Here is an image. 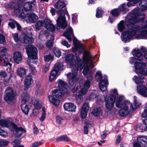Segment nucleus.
Instances as JSON below:
<instances>
[{
	"label": "nucleus",
	"mask_w": 147,
	"mask_h": 147,
	"mask_svg": "<svg viewBox=\"0 0 147 147\" xmlns=\"http://www.w3.org/2000/svg\"><path fill=\"white\" fill-rule=\"evenodd\" d=\"M65 6V3L60 0L58 1L54 5V7L56 8L61 9L64 8Z\"/></svg>",
	"instance_id": "e433bc0d"
},
{
	"label": "nucleus",
	"mask_w": 147,
	"mask_h": 147,
	"mask_svg": "<svg viewBox=\"0 0 147 147\" xmlns=\"http://www.w3.org/2000/svg\"><path fill=\"white\" fill-rule=\"evenodd\" d=\"M12 127L11 129V130L13 131L17 137L20 136L23 133L25 132L26 130L22 127H18L17 125L14 123L11 124Z\"/></svg>",
	"instance_id": "f8f14e48"
},
{
	"label": "nucleus",
	"mask_w": 147,
	"mask_h": 147,
	"mask_svg": "<svg viewBox=\"0 0 147 147\" xmlns=\"http://www.w3.org/2000/svg\"><path fill=\"white\" fill-rule=\"evenodd\" d=\"M144 1V0H142L141 1H140L138 2H140L139 4V5L140 7V8H140L139 12L141 11H143L147 9V6L145 5L142 4L143 1Z\"/></svg>",
	"instance_id": "37998d69"
},
{
	"label": "nucleus",
	"mask_w": 147,
	"mask_h": 147,
	"mask_svg": "<svg viewBox=\"0 0 147 147\" xmlns=\"http://www.w3.org/2000/svg\"><path fill=\"white\" fill-rule=\"evenodd\" d=\"M97 96L96 94L91 93L87 96V99L88 100H92L96 98Z\"/></svg>",
	"instance_id": "8fccbe9b"
},
{
	"label": "nucleus",
	"mask_w": 147,
	"mask_h": 147,
	"mask_svg": "<svg viewBox=\"0 0 147 147\" xmlns=\"http://www.w3.org/2000/svg\"><path fill=\"white\" fill-rule=\"evenodd\" d=\"M26 73V70L23 68H18L17 71V74L22 78H24Z\"/></svg>",
	"instance_id": "7c9ffc66"
},
{
	"label": "nucleus",
	"mask_w": 147,
	"mask_h": 147,
	"mask_svg": "<svg viewBox=\"0 0 147 147\" xmlns=\"http://www.w3.org/2000/svg\"><path fill=\"white\" fill-rule=\"evenodd\" d=\"M137 90L139 94L144 97H147V88L145 86L139 85L137 86Z\"/></svg>",
	"instance_id": "a211bd4d"
},
{
	"label": "nucleus",
	"mask_w": 147,
	"mask_h": 147,
	"mask_svg": "<svg viewBox=\"0 0 147 147\" xmlns=\"http://www.w3.org/2000/svg\"><path fill=\"white\" fill-rule=\"evenodd\" d=\"M116 96L114 95H111L107 99L105 98V106L107 109L111 111L114 107Z\"/></svg>",
	"instance_id": "1a4fd4ad"
},
{
	"label": "nucleus",
	"mask_w": 147,
	"mask_h": 147,
	"mask_svg": "<svg viewBox=\"0 0 147 147\" xmlns=\"http://www.w3.org/2000/svg\"><path fill=\"white\" fill-rule=\"evenodd\" d=\"M0 43L5 44L6 43V40L3 35L0 34Z\"/></svg>",
	"instance_id": "052dcab7"
},
{
	"label": "nucleus",
	"mask_w": 147,
	"mask_h": 147,
	"mask_svg": "<svg viewBox=\"0 0 147 147\" xmlns=\"http://www.w3.org/2000/svg\"><path fill=\"white\" fill-rule=\"evenodd\" d=\"M28 17L29 21L32 23L36 22L38 19V17L34 13L29 14Z\"/></svg>",
	"instance_id": "72a5a7b5"
},
{
	"label": "nucleus",
	"mask_w": 147,
	"mask_h": 147,
	"mask_svg": "<svg viewBox=\"0 0 147 147\" xmlns=\"http://www.w3.org/2000/svg\"><path fill=\"white\" fill-rule=\"evenodd\" d=\"M43 93V89L42 88L36 89L35 91V94L38 96L41 95Z\"/></svg>",
	"instance_id": "bf43d9fd"
},
{
	"label": "nucleus",
	"mask_w": 147,
	"mask_h": 147,
	"mask_svg": "<svg viewBox=\"0 0 147 147\" xmlns=\"http://www.w3.org/2000/svg\"><path fill=\"white\" fill-rule=\"evenodd\" d=\"M63 65L61 63H57L55 65V67L53 69L58 72V71L62 67Z\"/></svg>",
	"instance_id": "de8ad7c7"
},
{
	"label": "nucleus",
	"mask_w": 147,
	"mask_h": 147,
	"mask_svg": "<svg viewBox=\"0 0 147 147\" xmlns=\"http://www.w3.org/2000/svg\"><path fill=\"white\" fill-rule=\"evenodd\" d=\"M141 29L142 28L140 26L137 25H134L131 28L130 30H126L122 33L121 37L122 41L125 43L129 42L130 40L134 37L137 32H139Z\"/></svg>",
	"instance_id": "20e7f679"
},
{
	"label": "nucleus",
	"mask_w": 147,
	"mask_h": 147,
	"mask_svg": "<svg viewBox=\"0 0 147 147\" xmlns=\"http://www.w3.org/2000/svg\"><path fill=\"white\" fill-rule=\"evenodd\" d=\"M141 76L138 77H137L136 76H135L133 78V79L134 80L135 83L137 84H142L143 83L142 80L144 79L145 78L144 76L143 75H140Z\"/></svg>",
	"instance_id": "c85d7f7f"
},
{
	"label": "nucleus",
	"mask_w": 147,
	"mask_h": 147,
	"mask_svg": "<svg viewBox=\"0 0 147 147\" xmlns=\"http://www.w3.org/2000/svg\"><path fill=\"white\" fill-rule=\"evenodd\" d=\"M77 71V70L74 71L72 70V73L69 72L67 75V77L70 78L69 80V83L71 86L74 85L78 80V78L76 77Z\"/></svg>",
	"instance_id": "9b49d317"
},
{
	"label": "nucleus",
	"mask_w": 147,
	"mask_h": 147,
	"mask_svg": "<svg viewBox=\"0 0 147 147\" xmlns=\"http://www.w3.org/2000/svg\"><path fill=\"white\" fill-rule=\"evenodd\" d=\"M53 53L55 56L58 57H59L61 54L60 51L57 48H55L54 49Z\"/></svg>",
	"instance_id": "09e8293b"
},
{
	"label": "nucleus",
	"mask_w": 147,
	"mask_h": 147,
	"mask_svg": "<svg viewBox=\"0 0 147 147\" xmlns=\"http://www.w3.org/2000/svg\"><path fill=\"white\" fill-rule=\"evenodd\" d=\"M43 24V26L46 29L53 32L55 30V27L51 23V22L47 18H45L43 20H42Z\"/></svg>",
	"instance_id": "4468645a"
},
{
	"label": "nucleus",
	"mask_w": 147,
	"mask_h": 147,
	"mask_svg": "<svg viewBox=\"0 0 147 147\" xmlns=\"http://www.w3.org/2000/svg\"><path fill=\"white\" fill-rule=\"evenodd\" d=\"M32 101L36 109H39L41 108V105L40 102V101L36 99H32Z\"/></svg>",
	"instance_id": "a19ab883"
},
{
	"label": "nucleus",
	"mask_w": 147,
	"mask_h": 147,
	"mask_svg": "<svg viewBox=\"0 0 147 147\" xmlns=\"http://www.w3.org/2000/svg\"><path fill=\"white\" fill-rule=\"evenodd\" d=\"M51 39L48 40L46 43V45L47 47L49 48H51L53 47V41L54 39V37L52 36H50Z\"/></svg>",
	"instance_id": "79ce46f5"
},
{
	"label": "nucleus",
	"mask_w": 147,
	"mask_h": 147,
	"mask_svg": "<svg viewBox=\"0 0 147 147\" xmlns=\"http://www.w3.org/2000/svg\"><path fill=\"white\" fill-rule=\"evenodd\" d=\"M42 115L41 117L40 118V120L41 121H42L44 120L46 117V113L45 112V109L44 108H43L42 109Z\"/></svg>",
	"instance_id": "e2e57ef3"
},
{
	"label": "nucleus",
	"mask_w": 147,
	"mask_h": 147,
	"mask_svg": "<svg viewBox=\"0 0 147 147\" xmlns=\"http://www.w3.org/2000/svg\"><path fill=\"white\" fill-rule=\"evenodd\" d=\"M6 94L4 96L5 100L7 101H12L15 96V94L13 89L11 87H8L5 91Z\"/></svg>",
	"instance_id": "ddd939ff"
},
{
	"label": "nucleus",
	"mask_w": 147,
	"mask_h": 147,
	"mask_svg": "<svg viewBox=\"0 0 147 147\" xmlns=\"http://www.w3.org/2000/svg\"><path fill=\"white\" fill-rule=\"evenodd\" d=\"M102 113V111L100 107L94 109L91 112L92 115L95 117L100 116V114L101 115Z\"/></svg>",
	"instance_id": "c756f323"
},
{
	"label": "nucleus",
	"mask_w": 147,
	"mask_h": 147,
	"mask_svg": "<svg viewBox=\"0 0 147 147\" xmlns=\"http://www.w3.org/2000/svg\"><path fill=\"white\" fill-rule=\"evenodd\" d=\"M137 141L141 144L143 147H147V136L138 137L137 138Z\"/></svg>",
	"instance_id": "393cba45"
},
{
	"label": "nucleus",
	"mask_w": 147,
	"mask_h": 147,
	"mask_svg": "<svg viewBox=\"0 0 147 147\" xmlns=\"http://www.w3.org/2000/svg\"><path fill=\"white\" fill-rule=\"evenodd\" d=\"M13 58L15 62L18 63H19L22 59L21 54L18 51L15 52Z\"/></svg>",
	"instance_id": "cd10ccee"
},
{
	"label": "nucleus",
	"mask_w": 147,
	"mask_h": 147,
	"mask_svg": "<svg viewBox=\"0 0 147 147\" xmlns=\"http://www.w3.org/2000/svg\"><path fill=\"white\" fill-rule=\"evenodd\" d=\"M12 57L9 55H8L5 56L4 58H0V62H2V63L6 62V60H7V64L6 65H8V68L10 69L11 68L12 64L10 62L11 61Z\"/></svg>",
	"instance_id": "5701e85b"
},
{
	"label": "nucleus",
	"mask_w": 147,
	"mask_h": 147,
	"mask_svg": "<svg viewBox=\"0 0 147 147\" xmlns=\"http://www.w3.org/2000/svg\"><path fill=\"white\" fill-rule=\"evenodd\" d=\"M88 41V39L83 40V74L92 76V69L94 66L90 51L91 43Z\"/></svg>",
	"instance_id": "f257e3e1"
},
{
	"label": "nucleus",
	"mask_w": 147,
	"mask_h": 147,
	"mask_svg": "<svg viewBox=\"0 0 147 147\" xmlns=\"http://www.w3.org/2000/svg\"><path fill=\"white\" fill-rule=\"evenodd\" d=\"M104 13V11L102 10L101 7H97L96 10V18H102Z\"/></svg>",
	"instance_id": "4c0bfd02"
},
{
	"label": "nucleus",
	"mask_w": 147,
	"mask_h": 147,
	"mask_svg": "<svg viewBox=\"0 0 147 147\" xmlns=\"http://www.w3.org/2000/svg\"><path fill=\"white\" fill-rule=\"evenodd\" d=\"M35 2L33 1L31 2H27L25 3L23 6H20L14 3H12L9 5L10 8L13 9L15 12L17 14L21 13L22 11H27L32 10L33 7H35Z\"/></svg>",
	"instance_id": "7ed1b4c3"
},
{
	"label": "nucleus",
	"mask_w": 147,
	"mask_h": 147,
	"mask_svg": "<svg viewBox=\"0 0 147 147\" xmlns=\"http://www.w3.org/2000/svg\"><path fill=\"white\" fill-rule=\"evenodd\" d=\"M8 143V142L4 140H0V147L1 146H6Z\"/></svg>",
	"instance_id": "680f3d73"
},
{
	"label": "nucleus",
	"mask_w": 147,
	"mask_h": 147,
	"mask_svg": "<svg viewBox=\"0 0 147 147\" xmlns=\"http://www.w3.org/2000/svg\"><path fill=\"white\" fill-rule=\"evenodd\" d=\"M29 69L31 73L33 74H34L36 72V69L31 64H29Z\"/></svg>",
	"instance_id": "13d9d810"
},
{
	"label": "nucleus",
	"mask_w": 147,
	"mask_h": 147,
	"mask_svg": "<svg viewBox=\"0 0 147 147\" xmlns=\"http://www.w3.org/2000/svg\"><path fill=\"white\" fill-rule=\"evenodd\" d=\"M49 32L47 30H43L41 31L39 34L38 37L39 39L42 40H45V38H47L48 37H50Z\"/></svg>",
	"instance_id": "412c9836"
},
{
	"label": "nucleus",
	"mask_w": 147,
	"mask_h": 147,
	"mask_svg": "<svg viewBox=\"0 0 147 147\" xmlns=\"http://www.w3.org/2000/svg\"><path fill=\"white\" fill-rule=\"evenodd\" d=\"M64 91L59 89L58 90H55L53 92V96H49V98L50 101L53 103L54 105L57 106L58 105L59 103V101L58 99L62 95L65 96L68 94H64Z\"/></svg>",
	"instance_id": "423d86ee"
},
{
	"label": "nucleus",
	"mask_w": 147,
	"mask_h": 147,
	"mask_svg": "<svg viewBox=\"0 0 147 147\" xmlns=\"http://www.w3.org/2000/svg\"><path fill=\"white\" fill-rule=\"evenodd\" d=\"M21 36L23 37L24 42L26 44H30L32 43L33 39L32 38L29 36L28 33L26 34L24 31Z\"/></svg>",
	"instance_id": "4be33fe9"
},
{
	"label": "nucleus",
	"mask_w": 147,
	"mask_h": 147,
	"mask_svg": "<svg viewBox=\"0 0 147 147\" xmlns=\"http://www.w3.org/2000/svg\"><path fill=\"white\" fill-rule=\"evenodd\" d=\"M61 43L63 45L66 47L67 48H69L70 47V45L66 40H62Z\"/></svg>",
	"instance_id": "69168bd1"
},
{
	"label": "nucleus",
	"mask_w": 147,
	"mask_h": 147,
	"mask_svg": "<svg viewBox=\"0 0 147 147\" xmlns=\"http://www.w3.org/2000/svg\"><path fill=\"white\" fill-rule=\"evenodd\" d=\"M134 16L129 18L127 21H125V25L128 28H131L136 24L135 20H134Z\"/></svg>",
	"instance_id": "bb28decb"
},
{
	"label": "nucleus",
	"mask_w": 147,
	"mask_h": 147,
	"mask_svg": "<svg viewBox=\"0 0 147 147\" xmlns=\"http://www.w3.org/2000/svg\"><path fill=\"white\" fill-rule=\"evenodd\" d=\"M77 102L79 104H81L83 100V89L82 88L79 92V94L76 97Z\"/></svg>",
	"instance_id": "c9c22d12"
},
{
	"label": "nucleus",
	"mask_w": 147,
	"mask_h": 147,
	"mask_svg": "<svg viewBox=\"0 0 147 147\" xmlns=\"http://www.w3.org/2000/svg\"><path fill=\"white\" fill-rule=\"evenodd\" d=\"M132 11V14L134 15V19L135 20L136 23L144 22L145 18V15L139 12L140 8L138 7H137L134 9Z\"/></svg>",
	"instance_id": "6e6552de"
},
{
	"label": "nucleus",
	"mask_w": 147,
	"mask_h": 147,
	"mask_svg": "<svg viewBox=\"0 0 147 147\" xmlns=\"http://www.w3.org/2000/svg\"><path fill=\"white\" fill-rule=\"evenodd\" d=\"M56 140L58 141H65L68 142L69 141V139L66 135H64L57 138L56 139Z\"/></svg>",
	"instance_id": "a18cd8bd"
},
{
	"label": "nucleus",
	"mask_w": 147,
	"mask_h": 147,
	"mask_svg": "<svg viewBox=\"0 0 147 147\" xmlns=\"http://www.w3.org/2000/svg\"><path fill=\"white\" fill-rule=\"evenodd\" d=\"M73 33L72 29L70 27L69 28H67L66 31L63 34V35L71 42L72 40L71 36V35L73 36Z\"/></svg>",
	"instance_id": "a878e982"
},
{
	"label": "nucleus",
	"mask_w": 147,
	"mask_h": 147,
	"mask_svg": "<svg viewBox=\"0 0 147 147\" xmlns=\"http://www.w3.org/2000/svg\"><path fill=\"white\" fill-rule=\"evenodd\" d=\"M124 22L123 20L121 21L117 25V29L118 31L122 32L125 29Z\"/></svg>",
	"instance_id": "ea45409f"
},
{
	"label": "nucleus",
	"mask_w": 147,
	"mask_h": 147,
	"mask_svg": "<svg viewBox=\"0 0 147 147\" xmlns=\"http://www.w3.org/2000/svg\"><path fill=\"white\" fill-rule=\"evenodd\" d=\"M120 13L117 8H115L111 10L110 14L113 17H117L119 15Z\"/></svg>",
	"instance_id": "58836bf2"
},
{
	"label": "nucleus",
	"mask_w": 147,
	"mask_h": 147,
	"mask_svg": "<svg viewBox=\"0 0 147 147\" xmlns=\"http://www.w3.org/2000/svg\"><path fill=\"white\" fill-rule=\"evenodd\" d=\"M43 26V24L42 21H38L35 24V28L37 30H40Z\"/></svg>",
	"instance_id": "49530a36"
},
{
	"label": "nucleus",
	"mask_w": 147,
	"mask_h": 147,
	"mask_svg": "<svg viewBox=\"0 0 147 147\" xmlns=\"http://www.w3.org/2000/svg\"><path fill=\"white\" fill-rule=\"evenodd\" d=\"M100 90L102 92H105L107 89V87L106 86V85L104 84H99Z\"/></svg>",
	"instance_id": "0e129e2a"
},
{
	"label": "nucleus",
	"mask_w": 147,
	"mask_h": 147,
	"mask_svg": "<svg viewBox=\"0 0 147 147\" xmlns=\"http://www.w3.org/2000/svg\"><path fill=\"white\" fill-rule=\"evenodd\" d=\"M12 123L8 119H0V125L2 127H8L11 129L12 127L11 124Z\"/></svg>",
	"instance_id": "b1692460"
},
{
	"label": "nucleus",
	"mask_w": 147,
	"mask_h": 147,
	"mask_svg": "<svg viewBox=\"0 0 147 147\" xmlns=\"http://www.w3.org/2000/svg\"><path fill=\"white\" fill-rule=\"evenodd\" d=\"M26 51L30 63H32L36 64V61H34L33 59L36 60L37 58L36 49L34 46H31L30 48L26 49Z\"/></svg>",
	"instance_id": "0eeeda50"
},
{
	"label": "nucleus",
	"mask_w": 147,
	"mask_h": 147,
	"mask_svg": "<svg viewBox=\"0 0 147 147\" xmlns=\"http://www.w3.org/2000/svg\"><path fill=\"white\" fill-rule=\"evenodd\" d=\"M132 54L135 57H132L130 58V63L134 64L135 70L137 73L140 75H142L145 76H147V67H146L145 63H142L140 61H143V54L139 49H134L132 51Z\"/></svg>",
	"instance_id": "f03ea898"
},
{
	"label": "nucleus",
	"mask_w": 147,
	"mask_h": 147,
	"mask_svg": "<svg viewBox=\"0 0 147 147\" xmlns=\"http://www.w3.org/2000/svg\"><path fill=\"white\" fill-rule=\"evenodd\" d=\"M42 144L41 142H35L32 144L31 147H37Z\"/></svg>",
	"instance_id": "338daca9"
},
{
	"label": "nucleus",
	"mask_w": 147,
	"mask_h": 147,
	"mask_svg": "<svg viewBox=\"0 0 147 147\" xmlns=\"http://www.w3.org/2000/svg\"><path fill=\"white\" fill-rule=\"evenodd\" d=\"M88 104L86 102L83 104V119H85L87 116V113L89 110Z\"/></svg>",
	"instance_id": "f704fd0d"
},
{
	"label": "nucleus",
	"mask_w": 147,
	"mask_h": 147,
	"mask_svg": "<svg viewBox=\"0 0 147 147\" xmlns=\"http://www.w3.org/2000/svg\"><path fill=\"white\" fill-rule=\"evenodd\" d=\"M21 108L24 113L26 114H27L29 110V108L28 106L27 105L25 106H22Z\"/></svg>",
	"instance_id": "864d4df0"
},
{
	"label": "nucleus",
	"mask_w": 147,
	"mask_h": 147,
	"mask_svg": "<svg viewBox=\"0 0 147 147\" xmlns=\"http://www.w3.org/2000/svg\"><path fill=\"white\" fill-rule=\"evenodd\" d=\"M73 41L74 46L72 48L73 52H76L78 50H82V44L75 37H74Z\"/></svg>",
	"instance_id": "f3484780"
},
{
	"label": "nucleus",
	"mask_w": 147,
	"mask_h": 147,
	"mask_svg": "<svg viewBox=\"0 0 147 147\" xmlns=\"http://www.w3.org/2000/svg\"><path fill=\"white\" fill-rule=\"evenodd\" d=\"M146 109L144 110L142 114V117L146 119H147V107H146Z\"/></svg>",
	"instance_id": "774afa93"
},
{
	"label": "nucleus",
	"mask_w": 147,
	"mask_h": 147,
	"mask_svg": "<svg viewBox=\"0 0 147 147\" xmlns=\"http://www.w3.org/2000/svg\"><path fill=\"white\" fill-rule=\"evenodd\" d=\"M123 100L122 96H120L116 101L115 105L117 107L119 108V113L121 117H125L130 113L129 109H128V107L123 105V103L122 102Z\"/></svg>",
	"instance_id": "39448f33"
},
{
	"label": "nucleus",
	"mask_w": 147,
	"mask_h": 147,
	"mask_svg": "<svg viewBox=\"0 0 147 147\" xmlns=\"http://www.w3.org/2000/svg\"><path fill=\"white\" fill-rule=\"evenodd\" d=\"M64 109L69 111L74 112L76 111V106L72 103H66L64 105Z\"/></svg>",
	"instance_id": "aec40b11"
},
{
	"label": "nucleus",
	"mask_w": 147,
	"mask_h": 147,
	"mask_svg": "<svg viewBox=\"0 0 147 147\" xmlns=\"http://www.w3.org/2000/svg\"><path fill=\"white\" fill-rule=\"evenodd\" d=\"M126 5L125 3L122 4L117 9L121 12L125 11L126 10L125 7Z\"/></svg>",
	"instance_id": "5fc2aeb1"
},
{
	"label": "nucleus",
	"mask_w": 147,
	"mask_h": 147,
	"mask_svg": "<svg viewBox=\"0 0 147 147\" xmlns=\"http://www.w3.org/2000/svg\"><path fill=\"white\" fill-rule=\"evenodd\" d=\"M83 75L86 78L83 84V95L85 94L87 92L88 90L90 87V84L92 82L93 77L92 76L88 74H83Z\"/></svg>",
	"instance_id": "9d476101"
},
{
	"label": "nucleus",
	"mask_w": 147,
	"mask_h": 147,
	"mask_svg": "<svg viewBox=\"0 0 147 147\" xmlns=\"http://www.w3.org/2000/svg\"><path fill=\"white\" fill-rule=\"evenodd\" d=\"M58 72L54 69H53L50 74L49 80L52 82L55 80L56 77L58 76Z\"/></svg>",
	"instance_id": "473e14b6"
},
{
	"label": "nucleus",
	"mask_w": 147,
	"mask_h": 147,
	"mask_svg": "<svg viewBox=\"0 0 147 147\" xmlns=\"http://www.w3.org/2000/svg\"><path fill=\"white\" fill-rule=\"evenodd\" d=\"M57 83L59 89L64 91V94H68V90L66 88V86L65 82L61 80H59L57 81Z\"/></svg>",
	"instance_id": "6ab92c4d"
},
{
	"label": "nucleus",
	"mask_w": 147,
	"mask_h": 147,
	"mask_svg": "<svg viewBox=\"0 0 147 147\" xmlns=\"http://www.w3.org/2000/svg\"><path fill=\"white\" fill-rule=\"evenodd\" d=\"M44 60L45 61H49L51 60H53V56L51 54H49L48 55H45L44 57Z\"/></svg>",
	"instance_id": "3c124183"
},
{
	"label": "nucleus",
	"mask_w": 147,
	"mask_h": 147,
	"mask_svg": "<svg viewBox=\"0 0 147 147\" xmlns=\"http://www.w3.org/2000/svg\"><path fill=\"white\" fill-rule=\"evenodd\" d=\"M24 90H28L31 86L33 82L32 76L28 75L26 76L24 81Z\"/></svg>",
	"instance_id": "dca6fc26"
},
{
	"label": "nucleus",
	"mask_w": 147,
	"mask_h": 147,
	"mask_svg": "<svg viewBox=\"0 0 147 147\" xmlns=\"http://www.w3.org/2000/svg\"><path fill=\"white\" fill-rule=\"evenodd\" d=\"M138 39H146L147 38V30H142L140 34L136 35Z\"/></svg>",
	"instance_id": "2f4dec72"
},
{
	"label": "nucleus",
	"mask_w": 147,
	"mask_h": 147,
	"mask_svg": "<svg viewBox=\"0 0 147 147\" xmlns=\"http://www.w3.org/2000/svg\"><path fill=\"white\" fill-rule=\"evenodd\" d=\"M74 56L71 54L68 55L66 58V61L68 62L71 63L73 61Z\"/></svg>",
	"instance_id": "603ef678"
},
{
	"label": "nucleus",
	"mask_w": 147,
	"mask_h": 147,
	"mask_svg": "<svg viewBox=\"0 0 147 147\" xmlns=\"http://www.w3.org/2000/svg\"><path fill=\"white\" fill-rule=\"evenodd\" d=\"M29 95L27 93H23L22 95V99H24V100L29 101Z\"/></svg>",
	"instance_id": "4d7b16f0"
},
{
	"label": "nucleus",
	"mask_w": 147,
	"mask_h": 147,
	"mask_svg": "<svg viewBox=\"0 0 147 147\" xmlns=\"http://www.w3.org/2000/svg\"><path fill=\"white\" fill-rule=\"evenodd\" d=\"M123 103V105H125L126 106L128 107V109H129V106H130V107L132 108L133 110H134V108L133 107V105L130 103V101L125 100Z\"/></svg>",
	"instance_id": "6e6d98bb"
},
{
	"label": "nucleus",
	"mask_w": 147,
	"mask_h": 147,
	"mask_svg": "<svg viewBox=\"0 0 147 147\" xmlns=\"http://www.w3.org/2000/svg\"><path fill=\"white\" fill-rule=\"evenodd\" d=\"M57 23L58 26L62 29L65 28L67 26L64 15L60 16L57 20Z\"/></svg>",
	"instance_id": "2eb2a0df"
},
{
	"label": "nucleus",
	"mask_w": 147,
	"mask_h": 147,
	"mask_svg": "<svg viewBox=\"0 0 147 147\" xmlns=\"http://www.w3.org/2000/svg\"><path fill=\"white\" fill-rule=\"evenodd\" d=\"M102 76L101 72L100 71H98L96 73L95 78L97 81L100 80L102 78Z\"/></svg>",
	"instance_id": "c03bdc74"
}]
</instances>
